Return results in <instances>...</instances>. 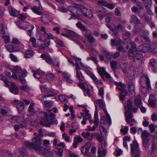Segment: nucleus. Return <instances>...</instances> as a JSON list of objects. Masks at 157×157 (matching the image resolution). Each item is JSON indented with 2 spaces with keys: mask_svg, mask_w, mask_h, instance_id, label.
I'll use <instances>...</instances> for the list:
<instances>
[{
  "mask_svg": "<svg viewBox=\"0 0 157 157\" xmlns=\"http://www.w3.org/2000/svg\"><path fill=\"white\" fill-rule=\"evenodd\" d=\"M76 25L78 28L81 29L82 31L85 32L84 36L87 39L89 42L91 43H94L95 40L94 37L92 35L90 31L86 29L85 27L83 25L81 22H78L76 24Z\"/></svg>",
  "mask_w": 157,
  "mask_h": 157,
  "instance_id": "obj_4",
  "label": "nucleus"
},
{
  "mask_svg": "<svg viewBox=\"0 0 157 157\" xmlns=\"http://www.w3.org/2000/svg\"><path fill=\"white\" fill-rule=\"evenodd\" d=\"M46 79L49 81H52L55 78L54 75L52 73H48L46 75Z\"/></svg>",
  "mask_w": 157,
  "mask_h": 157,
  "instance_id": "obj_37",
  "label": "nucleus"
},
{
  "mask_svg": "<svg viewBox=\"0 0 157 157\" xmlns=\"http://www.w3.org/2000/svg\"><path fill=\"white\" fill-rule=\"evenodd\" d=\"M11 120L14 122H19L21 120L23 119V118L21 117H19L17 116H13L11 117Z\"/></svg>",
  "mask_w": 157,
  "mask_h": 157,
  "instance_id": "obj_41",
  "label": "nucleus"
},
{
  "mask_svg": "<svg viewBox=\"0 0 157 157\" xmlns=\"http://www.w3.org/2000/svg\"><path fill=\"white\" fill-rule=\"evenodd\" d=\"M31 9L35 13L39 15L42 14V13L39 10L40 8L39 7L34 6L31 7Z\"/></svg>",
  "mask_w": 157,
  "mask_h": 157,
  "instance_id": "obj_29",
  "label": "nucleus"
},
{
  "mask_svg": "<svg viewBox=\"0 0 157 157\" xmlns=\"http://www.w3.org/2000/svg\"><path fill=\"white\" fill-rule=\"evenodd\" d=\"M65 30L67 34H69L73 36H75V37L77 38H79L80 36L74 32L68 29H67Z\"/></svg>",
  "mask_w": 157,
  "mask_h": 157,
  "instance_id": "obj_35",
  "label": "nucleus"
},
{
  "mask_svg": "<svg viewBox=\"0 0 157 157\" xmlns=\"http://www.w3.org/2000/svg\"><path fill=\"white\" fill-rule=\"evenodd\" d=\"M9 13L10 15L13 17H16L19 14V11L16 10L15 9L11 7L9 9Z\"/></svg>",
  "mask_w": 157,
  "mask_h": 157,
  "instance_id": "obj_18",
  "label": "nucleus"
},
{
  "mask_svg": "<svg viewBox=\"0 0 157 157\" xmlns=\"http://www.w3.org/2000/svg\"><path fill=\"white\" fill-rule=\"evenodd\" d=\"M141 91L143 94H145L147 92V90H148L147 88L144 86V83L141 82Z\"/></svg>",
  "mask_w": 157,
  "mask_h": 157,
  "instance_id": "obj_38",
  "label": "nucleus"
},
{
  "mask_svg": "<svg viewBox=\"0 0 157 157\" xmlns=\"http://www.w3.org/2000/svg\"><path fill=\"white\" fill-rule=\"evenodd\" d=\"M54 66H56L57 68L59 67V61L56 59H55L52 62Z\"/></svg>",
  "mask_w": 157,
  "mask_h": 157,
  "instance_id": "obj_62",
  "label": "nucleus"
},
{
  "mask_svg": "<svg viewBox=\"0 0 157 157\" xmlns=\"http://www.w3.org/2000/svg\"><path fill=\"white\" fill-rule=\"evenodd\" d=\"M76 77L78 81L80 82H82L84 80V77L82 75L81 72L79 71H76Z\"/></svg>",
  "mask_w": 157,
  "mask_h": 157,
  "instance_id": "obj_26",
  "label": "nucleus"
},
{
  "mask_svg": "<svg viewBox=\"0 0 157 157\" xmlns=\"http://www.w3.org/2000/svg\"><path fill=\"white\" fill-rule=\"evenodd\" d=\"M147 22L149 23L150 26L151 28H155V22L149 20L147 21Z\"/></svg>",
  "mask_w": 157,
  "mask_h": 157,
  "instance_id": "obj_59",
  "label": "nucleus"
},
{
  "mask_svg": "<svg viewBox=\"0 0 157 157\" xmlns=\"http://www.w3.org/2000/svg\"><path fill=\"white\" fill-rule=\"evenodd\" d=\"M110 64L111 68L112 69L114 72H115L117 65V62L115 61H112L110 63Z\"/></svg>",
  "mask_w": 157,
  "mask_h": 157,
  "instance_id": "obj_42",
  "label": "nucleus"
},
{
  "mask_svg": "<svg viewBox=\"0 0 157 157\" xmlns=\"http://www.w3.org/2000/svg\"><path fill=\"white\" fill-rule=\"evenodd\" d=\"M150 139H145L142 140L143 145L144 147H146L148 146V143Z\"/></svg>",
  "mask_w": 157,
  "mask_h": 157,
  "instance_id": "obj_49",
  "label": "nucleus"
},
{
  "mask_svg": "<svg viewBox=\"0 0 157 157\" xmlns=\"http://www.w3.org/2000/svg\"><path fill=\"white\" fill-rule=\"evenodd\" d=\"M62 138L66 142H69L70 141L69 137L65 133H63L62 134Z\"/></svg>",
  "mask_w": 157,
  "mask_h": 157,
  "instance_id": "obj_60",
  "label": "nucleus"
},
{
  "mask_svg": "<svg viewBox=\"0 0 157 157\" xmlns=\"http://www.w3.org/2000/svg\"><path fill=\"white\" fill-rule=\"evenodd\" d=\"M131 47L130 49L128 52L129 58L130 59H132L134 58L135 52L136 51L137 48L136 44L134 41H130L127 45L126 48L128 49Z\"/></svg>",
  "mask_w": 157,
  "mask_h": 157,
  "instance_id": "obj_6",
  "label": "nucleus"
},
{
  "mask_svg": "<svg viewBox=\"0 0 157 157\" xmlns=\"http://www.w3.org/2000/svg\"><path fill=\"white\" fill-rule=\"evenodd\" d=\"M131 19L130 21L131 23H134L135 24H139L140 23V21L138 17L135 15H132L131 16Z\"/></svg>",
  "mask_w": 157,
  "mask_h": 157,
  "instance_id": "obj_28",
  "label": "nucleus"
},
{
  "mask_svg": "<svg viewBox=\"0 0 157 157\" xmlns=\"http://www.w3.org/2000/svg\"><path fill=\"white\" fill-rule=\"evenodd\" d=\"M97 127V126H93L92 127L90 126H88L86 130L88 131H94L95 130Z\"/></svg>",
  "mask_w": 157,
  "mask_h": 157,
  "instance_id": "obj_64",
  "label": "nucleus"
},
{
  "mask_svg": "<svg viewBox=\"0 0 157 157\" xmlns=\"http://www.w3.org/2000/svg\"><path fill=\"white\" fill-rule=\"evenodd\" d=\"M55 42L56 44L60 47H63L64 44L63 42L59 39H57L55 40Z\"/></svg>",
  "mask_w": 157,
  "mask_h": 157,
  "instance_id": "obj_58",
  "label": "nucleus"
},
{
  "mask_svg": "<svg viewBox=\"0 0 157 157\" xmlns=\"http://www.w3.org/2000/svg\"><path fill=\"white\" fill-rule=\"evenodd\" d=\"M80 10L82 13V14L84 16L89 18H91L92 17V12L90 10L82 6L81 7Z\"/></svg>",
  "mask_w": 157,
  "mask_h": 157,
  "instance_id": "obj_8",
  "label": "nucleus"
},
{
  "mask_svg": "<svg viewBox=\"0 0 157 157\" xmlns=\"http://www.w3.org/2000/svg\"><path fill=\"white\" fill-rule=\"evenodd\" d=\"M124 107L127 109V110L124 112L125 121L128 124H129L130 122V120L131 119V122H135L136 123L135 121L133 118V116L132 112L133 108L132 103V101L130 99H128L127 100V104L125 105Z\"/></svg>",
  "mask_w": 157,
  "mask_h": 157,
  "instance_id": "obj_3",
  "label": "nucleus"
},
{
  "mask_svg": "<svg viewBox=\"0 0 157 157\" xmlns=\"http://www.w3.org/2000/svg\"><path fill=\"white\" fill-rule=\"evenodd\" d=\"M33 55V51L32 50L27 51L25 52V57L26 58H28L30 57V56H32Z\"/></svg>",
  "mask_w": 157,
  "mask_h": 157,
  "instance_id": "obj_40",
  "label": "nucleus"
},
{
  "mask_svg": "<svg viewBox=\"0 0 157 157\" xmlns=\"http://www.w3.org/2000/svg\"><path fill=\"white\" fill-rule=\"evenodd\" d=\"M0 79L2 80L4 82L5 86L6 87H9L10 85V82L7 81L6 79V78L4 77L3 75H0Z\"/></svg>",
  "mask_w": 157,
  "mask_h": 157,
  "instance_id": "obj_30",
  "label": "nucleus"
},
{
  "mask_svg": "<svg viewBox=\"0 0 157 157\" xmlns=\"http://www.w3.org/2000/svg\"><path fill=\"white\" fill-rule=\"evenodd\" d=\"M7 49L10 52H13L17 51L18 48L16 46L9 45L7 47Z\"/></svg>",
  "mask_w": 157,
  "mask_h": 157,
  "instance_id": "obj_23",
  "label": "nucleus"
},
{
  "mask_svg": "<svg viewBox=\"0 0 157 157\" xmlns=\"http://www.w3.org/2000/svg\"><path fill=\"white\" fill-rule=\"evenodd\" d=\"M20 153L19 157H28V152L27 150L24 148H21L19 149Z\"/></svg>",
  "mask_w": 157,
  "mask_h": 157,
  "instance_id": "obj_20",
  "label": "nucleus"
},
{
  "mask_svg": "<svg viewBox=\"0 0 157 157\" xmlns=\"http://www.w3.org/2000/svg\"><path fill=\"white\" fill-rule=\"evenodd\" d=\"M10 57L11 60L14 62H17V57L13 54H10Z\"/></svg>",
  "mask_w": 157,
  "mask_h": 157,
  "instance_id": "obj_63",
  "label": "nucleus"
},
{
  "mask_svg": "<svg viewBox=\"0 0 157 157\" xmlns=\"http://www.w3.org/2000/svg\"><path fill=\"white\" fill-rule=\"evenodd\" d=\"M155 125L153 124H151L149 125V128L151 132H154L155 131Z\"/></svg>",
  "mask_w": 157,
  "mask_h": 157,
  "instance_id": "obj_61",
  "label": "nucleus"
},
{
  "mask_svg": "<svg viewBox=\"0 0 157 157\" xmlns=\"http://www.w3.org/2000/svg\"><path fill=\"white\" fill-rule=\"evenodd\" d=\"M127 64V63L126 62H124L122 64L121 66V69L124 73H125L126 71Z\"/></svg>",
  "mask_w": 157,
  "mask_h": 157,
  "instance_id": "obj_50",
  "label": "nucleus"
},
{
  "mask_svg": "<svg viewBox=\"0 0 157 157\" xmlns=\"http://www.w3.org/2000/svg\"><path fill=\"white\" fill-rule=\"evenodd\" d=\"M150 134L146 130H144L141 133V138L142 140L150 139Z\"/></svg>",
  "mask_w": 157,
  "mask_h": 157,
  "instance_id": "obj_22",
  "label": "nucleus"
},
{
  "mask_svg": "<svg viewBox=\"0 0 157 157\" xmlns=\"http://www.w3.org/2000/svg\"><path fill=\"white\" fill-rule=\"evenodd\" d=\"M39 116L42 119L40 121V124L44 126L49 127L52 124L57 123V121L55 119L56 116L52 113H50L49 116L47 113L41 112L39 114Z\"/></svg>",
  "mask_w": 157,
  "mask_h": 157,
  "instance_id": "obj_2",
  "label": "nucleus"
},
{
  "mask_svg": "<svg viewBox=\"0 0 157 157\" xmlns=\"http://www.w3.org/2000/svg\"><path fill=\"white\" fill-rule=\"evenodd\" d=\"M55 93L52 90H50L47 92V95L44 96L43 98H46L47 97H53L55 95Z\"/></svg>",
  "mask_w": 157,
  "mask_h": 157,
  "instance_id": "obj_46",
  "label": "nucleus"
},
{
  "mask_svg": "<svg viewBox=\"0 0 157 157\" xmlns=\"http://www.w3.org/2000/svg\"><path fill=\"white\" fill-rule=\"evenodd\" d=\"M25 105L24 102L21 101L17 105V108L19 113H21L24 110Z\"/></svg>",
  "mask_w": 157,
  "mask_h": 157,
  "instance_id": "obj_24",
  "label": "nucleus"
},
{
  "mask_svg": "<svg viewBox=\"0 0 157 157\" xmlns=\"http://www.w3.org/2000/svg\"><path fill=\"white\" fill-rule=\"evenodd\" d=\"M150 66L153 68L152 70L155 72H156V70L157 68V62L154 59H151L149 62Z\"/></svg>",
  "mask_w": 157,
  "mask_h": 157,
  "instance_id": "obj_16",
  "label": "nucleus"
},
{
  "mask_svg": "<svg viewBox=\"0 0 157 157\" xmlns=\"http://www.w3.org/2000/svg\"><path fill=\"white\" fill-rule=\"evenodd\" d=\"M13 74L11 76L14 79H17V74H19L22 72L21 68L18 66H16L14 67L12 70Z\"/></svg>",
  "mask_w": 157,
  "mask_h": 157,
  "instance_id": "obj_10",
  "label": "nucleus"
},
{
  "mask_svg": "<svg viewBox=\"0 0 157 157\" xmlns=\"http://www.w3.org/2000/svg\"><path fill=\"white\" fill-rule=\"evenodd\" d=\"M114 84L118 86L119 90L121 91H123L124 90H126L125 89V86L124 84L121 82H114Z\"/></svg>",
  "mask_w": 157,
  "mask_h": 157,
  "instance_id": "obj_21",
  "label": "nucleus"
},
{
  "mask_svg": "<svg viewBox=\"0 0 157 157\" xmlns=\"http://www.w3.org/2000/svg\"><path fill=\"white\" fill-rule=\"evenodd\" d=\"M19 122L20 128H24L27 127V122L24 118H23V119L21 120Z\"/></svg>",
  "mask_w": 157,
  "mask_h": 157,
  "instance_id": "obj_33",
  "label": "nucleus"
},
{
  "mask_svg": "<svg viewBox=\"0 0 157 157\" xmlns=\"http://www.w3.org/2000/svg\"><path fill=\"white\" fill-rule=\"evenodd\" d=\"M19 89L26 92H28L30 91V88L26 85L22 86L19 88Z\"/></svg>",
  "mask_w": 157,
  "mask_h": 157,
  "instance_id": "obj_44",
  "label": "nucleus"
},
{
  "mask_svg": "<svg viewBox=\"0 0 157 157\" xmlns=\"http://www.w3.org/2000/svg\"><path fill=\"white\" fill-rule=\"evenodd\" d=\"M142 103L140 97L139 95L136 96L134 99V104L135 105L138 107H140L141 106Z\"/></svg>",
  "mask_w": 157,
  "mask_h": 157,
  "instance_id": "obj_19",
  "label": "nucleus"
},
{
  "mask_svg": "<svg viewBox=\"0 0 157 157\" xmlns=\"http://www.w3.org/2000/svg\"><path fill=\"white\" fill-rule=\"evenodd\" d=\"M155 101L156 100L149 99L148 102L149 105L152 107L155 106Z\"/></svg>",
  "mask_w": 157,
  "mask_h": 157,
  "instance_id": "obj_56",
  "label": "nucleus"
},
{
  "mask_svg": "<svg viewBox=\"0 0 157 157\" xmlns=\"http://www.w3.org/2000/svg\"><path fill=\"white\" fill-rule=\"evenodd\" d=\"M128 85L129 91L131 93L134 92L135 90V87L134 83L132 81H130L128 82Z\"/></svg>",
  "mask_w": 157,
  "mask_h": 157,
  "instance_id": "obj_25",
  "label": "nucleus"
},
{
  "mask_svg": "<svg viewBox=\"0 0 157 157\" xmlns=\"http://www.w3.org/2000/svg\"><path fill=\"white\" fill-rule=\"evenodd\" d=\"M74 140H76L78 143H81L83 141V139L80 136H76L74 138Z\"/></svg>",
  "mask_w": 157,
  "mask_h": 157,
  "instance_id": "obj_52",
  "label": "nucleus"
},
{
  "mask_svg": "<svg viewBox=\"0 0 157 157\" xmlns=\"http://www.w3.org/2000/svg\"><path fill=\"white\" fill-rule=\"evenodd\" d=\"M96 134H97V135H96V139L100 143H101L104 140L103 135L101 134V135L98 133Z\"/></svg>",
  "mask_w": 157,
  "mask_h": 157,
  "instance_id": "obj_43",
  "label": "nucleus"
},
{
  "mask_svg": "<svg viewBox=\"0 0 157 157\" xmlns=\"http://www.w3.org/2000/svg\"><path fill=\"white\" fill-rule=\"evenodd\" d=\"M63 75L67 82L70 83H71L72 82L73 80L71 78L70 76L68 73H63Z\"/></svg>",
  "mask_w": 157,
  "mask_h": 157,
  "instance_id": "obj_27",
  "label": "nucleus"
},
{
  "mask_svg": "<svg viewBox=\"0 0 157 157\" xmlns=\"http://www.w3.org/2000/svg\"><path fill=\"white\" fill-rule=\"evenodd\" d=\"M128 126H125L123 128H121V132L123 133L124 135H126L128 132Z\"/></svg>",
  "mask_w": 157,
  "mask_h": 157,
  "instance_id": "obj_55",
  "label": "nucleus"
},
{
  "mask_svg": "<svg viewBox=\"0 0 157 157\" xmlns=\"http://www.w3.org/2000/svg\"><path fill=\"white\" fill-rule=\"evenodd\" d=\"M135 54L134 61L135 60V59L137 60H141L143 58V56L141 53L138 52H135Z\"/></svg>",
  "mask_w": 157,
  "mask_h": 157,
  "instance_id": "obj_34",
  "label": "nucleus"
},
{
  "mask_svg": "<svg viewBox=\"0 0 157 157\" xmlns=\"http://www.w3.org/2000/svg\"><path fill=\"white\" fill-rule=\"evenodd\" d=\"M97 71L101 77L103 78V74H105L106 72L105 68L103 67H97Z\"/></svg>",
  "mask_w": 157,
  "mask_h": 157,
  "instance_id": "obj_32",
  "label": "nucleus"
},
{
  "mask_svg": "<svg viewBox=\"0 0 157 157\" xmlns=\"http://www.w3.org/2000/svg\"><path fill=\"white\" fill-rule=\"evenodd\" d=\"M9 111V109L8 108H2L1 109L0 113L3 116H6L8 113Z\"/></svg>",
  "mask_w": 157,
  "mask_h": 157,
  "instance_id": "obj_31",
  "label": "nucleus"
},
{
  "mask_svg": "<svg viewBox=\"0 0 157 157\" xmlns=\"http://www.w3.org/2000/svg\"><path fill=\"white\" fill-rule=\"evenodd\" d=\"M33 135L35 137L32 139V142L25 141V144L26 147L31 150H34L38 154L44 153V149L42 148L41 140L39 136H37V133L34 132Z\"/></svg>",
  "mask_w": 157,
  "mask_h": 157,
  "instance_id": "obj_1",
  "label": "nucleus"
},
{
  "mask_svg": "<svg viewBox=\"0 0 157 157\" xmlns=\"http://www.w3.org/2000/svg\"><path fill=\"white\" fill-rule=\"evenodd\" d=\"M94 123L95 126L97 127L98 123V114L95 113L94 115Z\"/></svg>",
  "mask_w": 157,
  "mask_h": 157,
  "instance_id": "obj_47",
  "label": "nucleus"
},
{
  "mask_svg": "<svg viewBox=\"0 0 157 157\" xmlns=\"http://www.w3.org/2000/svg\"><path fill=\"white\" fill-rule=\"evenodd\" d=\"M111 44L112 46H114L115 45L118 46L121 45L122 44V41L119 38H116L114 39L111 40Z\"/></svg>",
  "mask_w": 157,
  "mask_h": 157,
  "instance_id": "obj_14",
  "label": "nucleus"
},
{
  "mask_svg": "<svg viewBox=\"0 0 157 157\" xmlns=\"http://www.w3.org/2000/svg\"><path fill=\"white\" fill-rule=\"evenodd\" d=\"M131 147V153L133 154L140 155L141 153L139 149V145L136 141L133 140V143L130 144Z\"/></svg>",
  "mask_w": 157,
  "mask_h": 157,
  "instance_id": "obj_7",
  "label": "nucleus"
},
{
  "mask_svg": "<svg viewBox=\"0 0 157 157\" xmlns=\"http://www.w3.org/2000/svg\"><path fill=\"white\" fill-rule=\"evenodd\" d=\"M156 146L157 144L156 143L152 142L151 148L148 152V156H152L155 154L156 150Z\"/></svg>",
  "mask_w": 157,
  "mask_h": 157,
  "instance_id": "obj_11",
  "label": "nucleus"
},
{
  "mask_svg": "<svg viewBox=\"0 0 157 157\" xmlns=\"http://www.w3.org/2000/svg\"><path fill=\"white\" fill-rule=\"evenodd\" d=\"M43 147L42 148L44 149V153L39 154L40 155H44L47 157H52L53 155L52 152L49 150L50 147L49 146L50 142L48 140H44L43 141Z\"/></svg>",
  "mask_w": 157,
  "mask_h": 157,
  "instance_id": "obj_5",
  "label": "nucleus"
},
{
  "mask_svg": "<svg viewBox=\"0 0 157 157\" xmlns=\"http://www.w3.org/2000/svg\"><path fill=\"white\" fill-rule=\"evenodd\" d=\"M40 57L43 59H45L46 62L48 64H51L52 63V59L49 55L45 54H42Z\"/></svg>",
  "mask_w": 157,
  "mask_h": 157,
  "instance_id": "obj_13",
  "label": "nucleus"
},
{
  "mask_svg": "<svg viewBox=\"0 0 157 157\" xmlns=\"http://www.w3.org/2000/svg\"><path fill=\"white\" fill-rule=\"evenodd\" d=\"M97 103L99 104V105L101 109H103L104 107V105L103 103V101L102 99H98L97 100Z\"/></svg>",
  "mask_w": 157,
  "mask_h": 157,
  "instance_id": "obj_53",
  "label": "nucleus"
},
{
  "mask_svg": "<svg viewBox=\"0 0 157 157\" xmlns=\"http://www.w3.org/2000/svg\"><path fill=\"white\" fill-rule=\"evenodd\" d=\"M142 82L144 83V86L146 87L147 89L150 90L151 89V87L150 85V81L148 77L146 76L142 77L140 80V85L141 86V83Z\"/></svg>",
  "mask_w": 157,
  "mask_h": 157,
  "instance_id": "obj_9",
  "label": "nucleus"
},
{
  "mask_svg": "<svg viewBox=\"0 0 157 157\" xmlns=\"http://www.w3.org/2000/svg\"><path fill=\"white\" fill-rule=\"evenodd\" d=\"M52 103L53 102L52 101H45L44 102V105L46 107L49 108Z\"/></svg>",
  "mask_w": 157,
  "mask_h": 157,
  "instance_id": "obj_51",
  "label": "nucleus"
},
{
  "mask_svg": "<svg viewBox=\"0 0 157 157\" xmlns=\"http://www.w3.org/2000/svg\"><path fill=\"white\" fill-rule=\"evenodd\" d=\"M81 150L82 152L84 155L87 154L88 151L89 150L85 146L82 147L81 148Z\"/></svg>",
  "mask_w": 157,
  "mask_h": 157,
  "instance_id": "obj_57",
  "label": "nucleus"
},
{
  "mask_svg": "<svg viewBox=\"0 0 157 157\" xmlns=\"http://www.w3.org/2000/svg\"><path fill=\"white\" fill-rule=\"evenodd\" d=\"M34 106V104L32 102L30 103L28 109V111L29 112L32 113H34V110L33 108V106Z\"/></svg>",
  "mask_w": 157,
  "mask_h": 157,
  "instance_id": "obj_48",
  "label": "nucleus"
},
{
  "mask_svg": "<svg viewBox=\"0 0 157 157\" xmlns=\"http://www.w3.org/2000/svg\"><path fill=\"white\" fill-rule=\"evenodd\" d=\"M104 53L105 57L108 59H111L112 58V55H111L108 52L105 51L104 52Z\"/></svg>",
  "mask_w": 157,
  "mask_h": 157,
  "instance_id": "obj_54",
  "label": "nucleus"
},
{
  "mask_svg": "<svg viewBox=\"0 0 157 157\" xmlns=\"http://www.w3.org/2000/svg\"><path fill=\"white\" fill-rule=\"evenodd\" d=\"M149 48L146 44H144L140 46L137 49L138 52H146L149 50Z\"/></svg>",
  "mask_w": 157,
  "mask_h": 157,
  "instance_id": "obj_15",
  "label": "nucleus"
},
{
  "mask_svg": "<svg viewBox=\"0 0 157 157\" xmlns=\"http://www.w3.org/2000/svg\"><path fill=\"white\" fill-rule=\"evenodd\" d=\"M10 85L12 86V87L10 89V91L15 94H17L18 87L15 83L13 82H10Z\"/></svg>",
  "mask_w": 157,
  "mask_h": 157,
  "instance_id": "obj_12",
  "label": "nucleus"
},
{
  "mask_svg": "<svg viewBox=\"0 0 157 157\" xmlns=\"http://www.w3.org/2000/svg\"><path fill=\"white\" fill-rule=\"evenodd\" d=\"M99 130L101 135H103L105 134L106 135L107 134V130L102 125H101L99 126Z\"/></svg>",
  "mask_w": 157,
  "mask_h": 157,
  "instance_id": "obj_39",
  "label": "nucleus"
},
{
  "mask_svg": "<svg viewBox=\"0 0 157 157\" xmlns=\"http://www.w3.org/2000/svg\"><path fill=\"white\" fill-rule=\"evenodd\" d=\"M81 135L84 138L87 139L89 140H90V133L89 132H83L81 134Z\"/></svg>",
  "mask_w": 157,
  "mask_h": 157,
  "instance_id": "obj_45",
  "label": "nucleus"
},
{
  "mask_svg": "<svg viewBox=\"0 0 157 157\" xmlns=\"http://www.w3.org/2000/svg\"><path fill=\"white\" fill-rule=\"evenodd\" d=\"M121 92L120 99L121 100H123L125 99V97L127 95V91L126 90H124L123 91H121Z\"/></svg>",
  "mask_w": 157,
  "mask_h": 157,
  "instance_id": "obj_36",
  "label": "nucleus"
},
{
  "mask_svg": "<svg viewBox=\"0 0 157 157\" xmlns=\"http://www.w3.org/2000/svg\"><path fill=\"white\" fill-rule=\"evenodd\" d=\"M44 74V72L39 70H37L35 71L33 76L35 78L38 79L40 78Z\"/></svg>",
  "mask_w": 157,
  "mask_h": 157,
  "instance_id": "obj_17",
  "label": "nucleus"
}]
</instances>
